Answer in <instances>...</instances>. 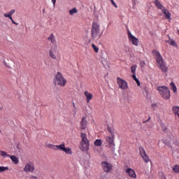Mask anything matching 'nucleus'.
<instances>
[{
    "instance_id": "f257e3e1",
    "label": "nucleus",
    "mask_w": 179,
    "mask_h": 179,
    "mask_svg": "<svg viewBox=\"0 0 179 179\" xmlns=\"http://www.w3.org/2000/svg\"><path fill=\"white\" fill-rule=\"evenodd\" d=\"M152 54L155 57L158 68L161 69L162 72H167L169 71V66L166 64V62L163 59V56L157 50L152 51Z\"/></svg>"
},
{
    "instance_id": "f03ea898",
    "label": "nucleus",
    "mask_w": 179,
    "mask_h": 179,
    "mask_svg": "<svg viewBox=\"0 0 179 179\" xmlns=\"http://www.w3.org/2000/svg\"><path fill=\"white\" fill-rule=\"evenodd\" d=\"M47 148L49 149H52V150H61L62 152H64L66 155H72V150L69 148H65V143H62L60 145H52L50 143L46 144Z\"/></svg>"
},
{
    "instance_id": "7ed1b4c3",
    "label": "nucleus",
    "mask_w": 179,
    "mask_h": 179,
    "mask_svg": "<svg viewBox=\"0 0 179 179\" xmlns=\"http://www.w3.org/2000/svg\"><path fill=\"white\" fill-rule=\"evenodd\" d=\"M157 90H158L159 94L163 99L165 100H169L170 97H171V94H170V90L167 87V86H159L157 87Z\"/></svg>"
},
{
    "instance_id": "20e7f679",
    "label": "nucleus",
    "mask_w": 179,
    "mask_h": 179,
    "mask_svg": "<svg viewBox=\"0 0 179 179\" xmlns=\"http://www.w3.org/2000/svg\"><path fill=\"white\" fill-rule=\"evenodd\" d=\"M55 79L59 86H61L62 87H65L67 80L66 79H65V78H64V76H62V73H61V72L59 71L57 73V74L55 75Z\"/></svg>"
},
{
    "instance_id": "39448f33",
    "label": "nucleus",
    "mask_w": 179,
    "mask_h": 179,
    "mask_svg": "<svg viewBox=\"0 0 179 179\" xmlns=\"http://www.w3.org/2000/svg\"><path fill=\"white\" fill-rule=\"evenodd\" d=\"M92 38H97V37H100V25H99L97 22L92 23Z\"/></svg>"
},
{
    "instance_id": "423d86ee",
    "label": "nucleus",
    "mask_w": 179,
    "mask_h": 179,
    "mask_svg": "<svg viewBox=\"0 0 179 179\" xmlns=\"http://www.w3.org/2000/svg\"><path fill=\"white\" fill-rule=\"evenodd\" d=\"M35 170H36V166H34V164L31 162H27L23 169L24 173H34Z\"/></svg>"
},
{
    "instance_id": "0eeeda50",
    "label": "nucleus",
    "mask_w": 179,
    "mask_h": 179,
    "mask_svg": "<svg viewBox=\"0 0 179 179\" xmlns=\"http://www.w3.org/2000/svg\"><path fill=\"white\" fill-rule=\"evenodd\" d=\"M106 141L108 143L109 146H110L111 151L113 153L115 152V143H114V136H106L105 138Z\"/></svg>"
},
{
    "instance_id": "6e6552de",
    "label": "nucleus",
    "mask_w": 179,
    "mask_h": 179,
    "mask_svg": "<svg viewBox=\"0 0 179 179\" xmlns=\"http://www.w3.org/2000/svg\"><path fill=\"white\" fill-rule=\"evenodd\" d=\"M117 85L120 89H122V90H127V89H128V83L127 81L122 80L120 77L117 78Z\"/></svg>"
},
{
    "instance_id": "1a4fd4ad",
    "label": "nucleus",
    "mask_w": 179,
    "mask_h": 179,
    "mask_svg": "<svg viewBox=\"0 0 179 179\" xmlns=\"http://www.w3.org/2000/svg\"><path fill=\"white\" fill-rule=\"evenodd\" d=\"M139 151H140V155L142 159H143V161L145 162V163H149V162H150V159L149 158V156L148 155V154H146V151H145V149L141 147L139 148Z\"/></svg>"
},
{
    "instance_id": "9d476101",
    "label": "nucleus",
    "mask_w": 179,
    "mask_h": 179,
    "mask_svg": "<svg viewBox=\"0 0 179 179\" xmlns=\"http://www.w3.org/2000/svg\"><path fill=\"white\" fill-rule=\"evenodd\" d=\"M101 166L105 173H110V171H111V169H113V165L108 163V162H102Z\"/></svg>"
},
{
    "instance_id": "9b49d317",
    "label": "nucleus",
    "mask_w": 179,
    "mask_h": 179,
    "mask_svg": "<svg viewBox=\"0 0 179 179\" xmlns=\"http://www.w3.org/2000/svg\"><path fill=\"white\" fill-rule=\"evenodd\" d=\"M128 37H129V40H130V41L132 43V44L134 45H138V43H139V40L135 37L134 35H132V34L131 33V31L128 32Z\"/></svg>"
},
{
    "instance_id": "f8f14e48",
    "label": "nucleus",
    "mask_w": 179,
    "mask_h": 179,
    "mask_svg": "<svg viewBox=\"0 0 179 179\" xmlns=\"http://www.w3.org/2000/svg\"><path fill=\"white\" fill-rule=\"evenodd\" d=\"M125 173L130 177L131 178H136V173L135 171L131 168H127L125 169Z\"/></svg>"
},
{
    "instance_id": "ddd939ff",
    "label": "nucleus",
    "mask_w": 179,
    "mask_h": 179,
    "mask_svg": "<svg viewBox=\"0 0 179 179\" xmlns=\"http://www.w3.org/2000/svg\"><path fill=\"white\" fill-rule=\"evenodd\" d=\"M90 143H81L80 149L83 150V152H87L90 149Z\"/></svg>"
},
{
    "instance_id": "4468645a",
    "label": "nucleus",
    "mask_w": 179,
    "mask_h": 179,
    "mask_svg": "<svg viewBox=\"0 0 179 179\" xmlns=\"http://www.w3.org/2000/svg\"><path fill=\"white\" fill-rule=\"evenodd\" d=\"M87 127V120H86V117H82L81 122H80V129H85Z\"/></svg>"
},
{
    "instance_id": "2eb2a0df",
    "label": "nucleus",
    "mask_w": 179,
    "mask_h": 179,
    "mask_svg": "<svg viewBox=\"0 0 179 179\" xmlns=\"http://www.w3.org/2000/svg\"><path fill=\"white\" fill-rule=\"evenodd\" d=\"M162 12L166 16V19H167L168 20H171V13H170V12L169 10H167V9H166V8H163L162 10Z\"/></svg>"
},
{
    "instance_id": "dca6fc26",
    "label": "nucleus",
    "mask_w": 179,
    "mask_h": 179,
    "mask_svg": "<svg viewBox=\"0 0 179 179\" xmlns=\"http://www.w3.org/2000/svg\"><path fill=\"white\" fill-rule=\"evenodd\" d=\"M84 94L86 97L87 102L89 103L92 99H93V94L88 91H85Z\"/></svg>"
},
{
    "instance_id": "f3484780",
    "label": "nucleus",
    "mask_w": 179,
    "mask_h": 179,
    "mask_svg": "<svg viewBox=\"0 0 179 179\" xmlns=\"http://www.w3.org/2000/svg\"><path fill=\"white\" fill-rule=\"evenodd\" d=\"M154 3L158 9H160L162 10V9H164L166 7L163 6V4L160 2L159 0H155Z\"/></svg>"
},
{
    "instance_id": "a211bd4d",
    "label": "nucleus",
    "mask_w": 179,
    "mask_h": 179,
    "mask_svg": "<svg viewBox=\"0 0 179 179\" xmlns=\"http://www.w3.org/2000/svg\"><path fill=\"white\" fill-rule=\"evenodd\" d=\"M81 143H90L89 139H87V135L86 133H82L81 134Z\"/></svg>"
},
{
    "instance_id": "6ab92c4d",
    "label": "nucleus",
    "mask_w": 179,
    "mask_h": 179,
    "mask_svg": "<svg viewBox=\"0 0 179 179\" xmlns=\"http://www.w3.org/2000/svg\"><path fill=\"white\" fill-rule=\"evenodd\" d=\"M48 40L52 43V44H55L57 43V41L55 40V36H54V34H51L50 36L48 38Z\"/></svg>"
},
{
    "instance_id": "aec40b11",
    "label": "nucleus",
    "mask_w": 179,
    "mask_h": 179,
    "mask_svg": "<svg viewBox=\"0 0 179 179\" xmlns=\"http://www.w3.org/2000/svg\"><path fill=\"white\" fill-rule=\"evenodd\" d=\"M166 43H169L170 44V45H173V47H175L177 48L178 47V45L177 43H176V41L170 38V36H169V41H166Z\"/></svg>"
},
{
    "instance_id": "412c9836",
    "label": "nucleus",
    "mask_w": 179,
    "mask_h": 179,
    "mask_svg": "<svg viewBox=\"0 0 179 179\" xmlns=\"http://www.w3.org/2000/svg\"><path fill=\"white\" fill-rule=\"evenodd\" d=\"M94 146H96L97 148H99L101 146V145H103V141H101V139H96L94 142Z\"/></svg>"
},
{
    "instance_id": "4be33fe9",
    "label": "nucleus",
    "mask_w": 179,
    "mask_h": 179,
    "mask_svg": "<svg viewBox=\"0 0 179 179\" xmlns=\"http://www.w3.org/2000/svg\"><path fill=\"white\" fill-rule=\"evenodd\" d=\"M0 156L4 159L6 157H10V155H8L7 152L0 150Z\"/></svg>"
},
{
    "instance_id": "5701e85b",
    "label": "nucleus",
    "mask_w": 179,
    "mask_h": 179,
    "mask_svg": "<svg viewBox=\"0 0 179 179\" xmlns=\"http://www.w3.org/2000/svg\"><path fill=\"white\" fill-rule=\"evenodd\" d=\"M10 159L13 163H15V164H17L19 163V159L15 155H10Z\"/></svg>"
},
{
    "instance_id": "b1692460",
    "label": "nucleus",
    "mask_w": 179,
    "mask_h": 179,
    "mask_svg": "<svg viewBox=\"0 0 179 179\" xmlns=\"http://www.w3.org/2000/svg\"><path fill=\"white\" fill-rule=\"evenodd\" d=\"M170 85L173 93H177V87L176 86V83H174V82H171Z\"/></svg>"
},
{
    "instance_id": "393cba45",
    "label": "nucleus",
    "mask_w": 179,
    "mask_h": 179,
    "mask_svg": "<svg viewBox=\"0 0 179 179\" xmlns=\"http://www.w3.org/2000/svg\"><path fill=\"white\" fill-rule=\"evenodd\" d=\"M173 171L174 173H176V174H178V173H179V165L178 164H176V165L173 166Z\"/></svg>"
},
{
    "instance_id": "a878e982",
    "label": "nucleus",
    "mask_w": 179,
    "mask_h": 179,
    "mask_svg": "<svg viewBox=\"0 0 179 179\" xmlns=\"http://www.w3.org/2000/svg\"><path fill=\"white\" fill-rule=\"evenodd\" d=\"M132 78L134 80H135V82L136 83L137 85L141 86V82L139 81V79L136 78V75H133Z\"/></svg>"
},
{
    "instance_id": "bb28decb",
    "label": "nucleus",
    "mask_w": 179,
    "mask_h": 179,
    "mask_svg": "<svg viewBox=\"0 0 179 179\" xmlns=\"http://www.w3.org/2000/svg\"><path fill=\"white\" fill-rule=\"evenodd\" d=\"M131 73L136 75V65H134L131 67Z\"/></svg>"
},
{
    "instance_id": "cd10ccee",
    "label": "nucleus",
    "mask_w": 179,
    "mask_h": 179,
    "mask_svg": "<svg viewBox=\"0 0 179 179\" xmlns=\"http://www.w3.org/2000/svg\"><path fill=\"white\" fill-rule=\"evenodd\" d=\"M49 55H50V58H52V59H57V56H55V55L54 54V52H52V50L50 51Z\"/></svg>"
},
{
    "instance_id": "c85d7f7f",
    "label": "nucleus",
    "mask_w": 179,
    "mask_h": 179,
    "mask_svg": "<svg viewBox=\"0 0 179 179\" xmlns=\"http://www.w3.org/2000/svg\"><path fill=\"white\" fill-rule=\"evenodd\" d=\"M69 13L70 15H75V13H78V10L76 9V8H73L71 10H69Z\"/></svg>"
},
{
    "instance_id": "c756f323",
    "label": "nucleus",
    "mask_w": 179,
    "mask_h": 179,
    "mask_svg": "<svg viewBox=\"0 0 179 179\" xmlns=\"http://www.w3.org/2000/svg\"><path fill=\"white\" fill-rule=\"evenodd\" d=\"M6 170H9L8 166H0V173H3L6 171Z\"/></svg>"
},
{
    "instance_id": "7c9ffc66",
    "label": "nucleus",
    "mask_w": 179,
    "mask_h": 179,
    "mask_svg": "<svg viewBox=\"0 0 179 179\" xmlns=\"http://www.w3.org/2000/svg\"><path fill=\"white\" fill-rule=\"evenodd\" d=\"M92 47L94 50L95 52H99V48L97 46H96V45H94V43H93L92 45Z\"/></svg>"
},
{
    "instance_id": "2f4dec72",
    "label": "nucleus",
    "mask_w": 179,
    "mask_h": 179,
    "mask_svg": "<svg viewBox=\"0 0 179 179\" xmlns=\"http://www.w3.org/2000/svg\"><path fill=\"white\" fill-rule=\"evenodd\" d=\"M108 131L110 132V134H111L112 136L114 137V129H113L110 127H108Z\"/></svg>"
},
{
    "instance_id": "473e14b6",
    "label": "nucleus",
    "mask_w": 179,
    "mask_h": 179,
    "mask_svg": "<svg viewBox=\"0 0 179 179\" xmlns=\"http://www.w3.org/2000/svg\"><path fill=\"white\" fill-rule=\"evenodd\" d=\"M3 16L5 17H9V19L10 20H12V15L8 13V14H7V13H4V15H3Z\"/></svg>"
},
{
    "instance_id": "72a5a7b5",
    "label": "nucleus",
    "mask_w": 179,
    "mask_h": 179,
    "mask_svg": "<svg viewBox=\"0 0 179 179\" xmlns=\"http://www.w3.org/2000/svg\"><path fill=\"white\" fill-rule=\"evenodd\" d=\"M29 179H38V177H37L34 175H31L29 176Z\"/></svg>"
},
{
    "instance_id": "f704fd0d",
    "label": "nucleus",
    "mask_w": 179,
    "mask_h": 179,
    "mask_svg": "<svg viewBox=\"0 0 179 179\" xmlns=\"http://www.w3.org/2000/svg\"><path fill=\"white\" fill-rule=\"evenodd\" d=\"M73 113L76 114V106L75 105V102H73Z\"/></svg>"
},
{
    "instance_id": "c9c22d12",
    "label": "nucleus",
    "mask_w": 179,
    "mask_h": 179,
    "mask_svg": "<svg viewBox=\"0 0 179 179\" xmlns=\"http://www.w3.org/2000/svg\"><path fill=\"white\" fill-rule=\"evenodd\" d=\"M94 150L95 153H100V152H101L100 149H98L96 147L94 148Z\"/></svg>"
},
{
    "instance_id": "e433bc0d",
    "label": "nucleus",
    "mask_w": 179,
    "mask_h": 179,
    "mask_svg": "<svg viewBox=\"0 0 179 179\" xmlns=\"http://www.w3.org/2000/svg\"><path fill=\"white\" fill-rule=\"evenodd\" d=\"M152 108L153 110H157V105L156 103L152 104Z\"/></svg>"
},
{
    "instance_id": "4c0bfd02",
    "label": "nucleus",
    "mask_w": 179,
    "mask_h": 179,
    "mask_svg": "<svg viewBox=\"0 0 179 179\" xmlns=\"http://www.w3.org/2000/svg\"><path fill=\"white\" fill-rule=\"evenodd\" d=\"M110 2L112 5H113L115 8H117V4H115V2L114 1V0H110Z\"/></svg>"
},
{
    "instance_id": "58836bf2",
    "label": "nucleus",
    "mask_w": 179,
    "mask_h": 179,
    "mask_svg": "<svg viewBox=\"0 0 179 179\" xmlns=\"http://www.w3.org/2000/svg\"><path fill=\"white\" fill-rule=\"evenodd\" d=\"M11 22L13 24H15V26H17L19 24V23H17L16 22H15V20H13V19L12 18L11 20Z\"/></svg>"
},
{
    "instance_id": "ea45409f",
    "label": "nucleus",
    "mask_w": 179,
    "mask_h": 179,
    "mask_svg": "<svg viewBox=\"0 0 179 179\" xmlns=\"http://www.w3.org/2000/svg\"><path fill=\"white\" fill-rule=\"evenodd\" d=\"M159 179H167V178H166V176L164 175H161L159 176Z\"/></svg>"
},
{
    "instance_id": "a19ab883",
    "label": "nucleus",
    "mask_w": 179,
    "mask_h": 179,
    "mask_svg": "<svg viewBox=\"0 0 179 179\" xmlns=\"http://www.w3.org/2000/svg\"><path fill=\"white\" fill-rule=\"evenodd\" d=\"M15 12V10H11L8 13H10V15L12 16Z\"/></svg>"
},
{
    "instance_id": "79ce46f5",
    "label": "nucleus",
    "mask_w": 179,
    "mask_h": 179,
    "mask_svg": "<svg viewBox=\"0 0 179 179\" xmlns=\"http://www.w3.org/2000/svg\"><path fill=\"white\" fill-rule=\"evenodd\" d=\"M162 131H166V126H164V124H162Z\"/></svg>"
},
{
    "instance_id": "37998d69",
    "label": "nucleus",
    "mask_w": 179,
    "mask_h": 179,
    "mask_svg": "<svg viewBox=\"0 0 179 179\" xmlns=\"http://www.w3.org/2000/svg\"><path fill=\"white\" fill-rule=\"evenodd\" d=\"M52 2L53 3V6H55V3L57 2V0H52Z\"/></svg>"
},
{
    "instance_id": "c03bdc74",
    "label": "nucleus",
    "mask_w": 179,
    "mask_h": 179,
    "mask_svg": "<svg viewBox=\"0 0 179 179\" xmlns=\"http://www.w3.org/2000/svg\"><path fill=\"white\" fill-rule=\"evenodd\" d=\"M145 93L148 96V94H149V91H148V90L145 89Z\"/></svg>"
},
{
    "instance_id": "a18cd8bd",
    "label": "nucleus",
    "mask_w": 179,
    "mask_h": 179,
    "mask_svg": "<svg viewBox=\"0 0 179 179\" xmlns=\"http://www.w3.org/2000/svg\"><path fill=\"white\" fill-rule=\"evenodd\" d=\"M177 31H178V34H179V30L178 29L177 30Z\"/></svg>"
},
{
    "instance_id": "49530a36",
    "label": "nucleus",
    "mask_w": 179,
    "mask_h": 179,
    "mask_svg": "<svg viewBox=\"0 0 179 179\" xmlns=\"http://www.w3.org/2000/svg\"><path fill=\"white\" fill-rule=\"evenodd\" d=\"M149 120H150V117H149V119H148V121H149Z\"/></svg>"
},
{
    "instance_id": "de8ad7c7",
    "label": "nucleus",
    "mask_w": 179,
    "mask_h": 179,
    "mask_svg": "<svg viewBox=\"0 0 179 179\" xmlns=\"http://www.w3.org/2000/svg\"><path fill=\"white\" fill-rule=\"evenodd\" d=\"M0 134H1V130H0Z\"/></svg>"
}]
</instances>
